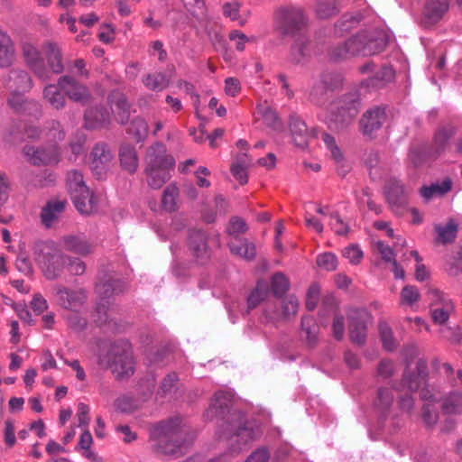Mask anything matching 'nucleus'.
Masks as SVG:
<instances>
[{"label":"nucleus","instance_id":"f257e3e1","mask_svg":"<svg viewBox=\"0 0 462 462\" xmlns=\"http://www.w3.org/2000/svg\"><path fill=\"white\" fill-rule=\"evenodd\" d=\"M387 45V37L383 31L371 29L361 31L342 44L333 47L328 53L335 62L353 56H372L381 53Z\"/></svg>","mask_w":462,"mask_h":462},{"label":"nucleus","instance_id":"f03ea898","mask_svg":"<svg viewBox=\"0 0 462 462\" xmlns=\"http://www.w3.org/2000/svg\"><path fill=\"white\" fill-rule=\"evenodd\" d=\"M183 430L177 420L162 421L150 431L152 449L158 454L179 457L183 453V443L180 441Z\"/></svg>","mask_w":462,"mask_h":462},{"label":"nucleus","instance_id":"7ed1b4c3","mask_svg":"<svg viewBox=\"0 0 462 462\" xmlns=\"http://www.w3.org/2000/svg\"><path fill=\"white\" fill-rule=\"evenodd\" d=\"M34 259L49 280L58 278L66 264L67 254L61 253L51 241H42L34 245Z\"/></svg>","mask_w":462,"mask_h":462},{"label":"nucleus","instance_id":"20e7f679","mask_svg":"<svg viewBox=\"0 0 462 462\" xmlns=\"http://www.w3.org/2000/svg\"><path fill=\"white\" fill-rule=\"evenodd\" d=\"M107 365L118 380L128 378L134 374V362L128 343H123L121 349L116 346L111 349Z\"/></svg>","mask_w":462,"mask_h":462},{"label":"nucleus","instance_id":"39448f33","mask_svg":"<svg viewBox=\"0 0 462 462\" xmlns=\"http://www.w3.org/2000/svg\"><path fill=\"white\" fill-rule=\"evenodd\" d=\"M305 24L303 12L293 6L281 7L275 14L276 29L283 35L294 36Z\"/></svg>","mask_w":462,"mask_h":462},{"label":"nucleus","instance_id":"423d86ee","mask_svg":"<svg viewBox=\"0 0 462 462\" xmlns=\"http://www.w3.org/2000/svg\"><path fill=\"white\" fill-rule=\"evenodd\" d=\"M327 99H332L330 105H335L345 111H355L358 115L362 107V97L358 88L346 91H336V88H317Z\"/></svg>","mask_w":462,"mask_h":462},{"label":"nucleus","instance_id":"0eeeda50","mask_svg":"<svg viewBox=\"0 0 462 462\" xmlns=\"http://www.w3.org/2000/svg\"><path fill=\"white\" fill-rule=\"evenodd\" d=\"M221 427L224 429L223 437L236 438V441H241L243 444L256 439L259 434L258 430H254L245 424L242 414L237 411L230 413V420L223 421Z\"/></svg>","mask_w":462,"mask_h":462},{"label":"nucleus","instance_id":"6e6552de","mask_svg":"<svg viewBox=\"0 0 462 462\" xmlns=\"http://www.w3.org/2000/svg\"><path fill=\"white\" fill-rule=\"evenodd\" d=\"M386 118V110L383 106H375L367 109L358 122L361 134L369 140L374 139Z\"/></svg>","mask_w":462,"mask_h":462},{"label":"nucleus","instance_id":"1a4fd4ad","mask_svg":"<svg viewBox=\"0 0 462 462\" xmlns=\"http://www.w3.org/2000/svg\"><path fill=\"white\" fill-rule=\"evenodd\" d=\"M21 51L26 66L42 80L50 79L49 70L45 64V59L39 48L30 41L21 43Z\"/></svg>","mask_w":462,"mask_h":462},{"label":"nucleus","instance_id":"9d476101","mask_svg":"<svg viewBox=\"0 0 462 462\" xmlns=\"http://www.w3.org/2000/svg\"><path fill=\"white\" fill-rule=\"evenodd\" d=\"M349 334L351 340L358 345L365 343L367 324L372 320L371 314L365 309L351 308L347 311Z\"/></svg>","mask_w":462,"mask_h":462},{"label":"nucleus","instance_id":"9b49d317","mask_svg":"<svg viewBox=\"0 0 462 462\" xmlns=\"http://www.w3.org/2000/svg\"><path fill=\"white\" fill-rule=\"evenodd\" d=\"M55 298L58 303L69 310L78 312L85 304L87 293L84 289H69L62 285L54 287Z\"/></svg>","mask_w":462,"mask_h":462},{"label":"nucleus","instance_id":"f8f14e48","mask_svg":"<svg viewBox=\"0 0 462 462\" xmlns=\"http://www.w3.org/2000/svg\"><path fill=\"white\" fill-rule=\"evenodd\" d=\"M144 167L149 168H171L173 169L175 160L168 153L166 145L161 142H155L150 145L145 152Z\"/></svg>","mask_w":462,"mask_h":462},{"label":"nucleus","instance_id":"ddd939ff","mask_svg":"<svg viewBox=\"0 0 462 462\" xmlns=\"http://www.w3.org/2000/svg\"><path fill=\"white\" fill-rule=\"evenodd\" d=\"M114 156L109 146L105 143H97L90 153V169L97 179L106 174Z\"/></svg>","mask_w":462,"mask_h":462},{"label":"nucleus","instance_id":"4468645a","mask_svg":"<svg viewBox=\"0 0 462 462\" xmlns=\"http://www.w3.org/2000/svg\"><path fill=\"white\" fill-rule=\"evenodd\" d=\"M358 115L355 111H345L335 105H330L325 123L328 127L337 133L347 130Z\"/></svg>","mask_w":462,"mask_h":462},{"label":"nucleus","instance_id":"2eb2a0df","mask_svg":"<svg viewBox=\"0 0 462 462\" xmlns=\"http://www.w3.org/2000/svg\"><path fill=\"white\" fill-rule=\"evenodd\" d=\"M60 246L70 253L86 256L93 252V245L83 233L68 234L60 238Z\"/></svg>","mask_w":462,"mask_h":462},{"label":"nucleus","instance_id":"dca6fc26","mask_svg":"<svg viewBox=\"0 0 462 462\" xmlns=\"http://www.w3.org/2000/svg\"><path fill=\"white\" fill-rule=\"evenodd\" d=\"M23 151L33 165H48L59 162L60 152L55 145L48 148H35L32 145H25Z\"/></svg>","mask_w":462,"mask_h":462},{"label":"nucleus","instance_id":"f3484780","mask_svg":"<svg viewBox=\"0 0 462 462\" xmlns=\"http://www.w3.org/2000/svg\"><path fill=\"white\" fill-rule=\"evenodd\" d=\"M448 0H427L423 11L424 25L437 23L448 10Z\"/></svg>","mask_w":462,"mask_h":462},{"label":"nucleus","instance_id":"a211bd4d","mask_svg":"<svg viewBox=\"0 0 462 462\" xmlns=\"http://www.w3.org/2000/svg\"><path fill=\"white\" fill-rule=\"evenodd\" d=\"M386 198L394 208L403 207L407 203V192L402 183L396 179H390L385 186Z\"/></svg>","mask_w":462,"mask_h":462},{"label":"nucleus","instance_id":"6ab92c4d","mask_svg":"<svg viewBox=\"0 0 462 462\" xmlns=\"http://www.w3.org/2000/svg\"><path fill=\"white\" fill-rule=\"evenodd\" d=\"M189 248L191 254L199 260H205L208 258V247L207 243V236L204 232L200 230H192L189 235Z\"/></svg>","mask_w":462,"mask_h":462},{"label":"nucleus","instance_id":"aec40b11","mask_svg":"<svg viewBox=\"0 0 462 462\" xmlns=\"http://www.w3.org/2000/svg\"><path fill=\"white\" fill-rule=\"evenodd\" d=\"M85 127L97 129L107 126L110 122V114L105 107H95L85 112Z\"/></svg>","mask_w":462,"mask_h":462},{"label":"nucleus","instance_id":"412c9836","mask_svg":"<svg viewBox=\"0 0 462 462\" xmlns=\"http://www.w3.org/2000/svg\"><path fill=\"white\" fill-rule=\"evenodd\" d=\"M430 293L436 298V300H440V305L435 302V307L431 310L432 319L435 323L443 325L448 321L451 312L454 310V306L450 301L443 300L440 291L438 290H431Z\"/></svg>","mask_w":462,"mask_h":462},{"label":"nucleus","instance_id":"4be33fe9","mask_svg":"<svg viewBox=\"0 0 462 462\" xmlns=\"http://www.w3.org/2000/svg\"><path fill=\"white\" fill-rule=\"evenodd\" d=\"M110 105L116 120L121 125H125L131 115V106L125 97L120 93H114L110 98Z\"/></svg>","mask_w":462,"mask_h":462},{"label":"nucleus","instance_id":"5701e85b","mask_svg":"<svg viewBox=\"0 0 462 462\" xmlns=\"http://www.w3.org/2000/svg\"><path fill=\"white\" fill-rule=\"evenodd\" d=\"M290 131L294 144L301 149H304L309 144L310 134L306 124L296 116H291L290 119Z\"/></svg>","mask_w":462,"mask_h":462},{"label":"nucleus","instance_id":"b1692460","mask_svg":"<svg viewBox=\"0 0 462 462\" xmlns=\"http://www.w3.org/2000/svg\"><path fill=\"white\" fill-rule=\"evenodd\" d=\"M67 202L66 200H50L42 208L41 213L42 222L50 227L64 212Z\"/></svg>","mask_w":462,"mask_h":462},{"label":"nucleus","instance_id":"393cba45","mask_svg":"<svg viewBox=\"0 0 462 462\" xmlns=\"http://www.w3.org/2000/svg\"><path fill=\"white\" fill-rule=\"evenodd\" d=\"M125 289L126 285L122 280L113 278L101 281L95 287L97 294L104 299L121 293Z\"/></svg>","mask_w":462,"mask_h":462},{"label":"nucleus","instance_id":"a878e982","mask_svg":"<svg viewBox=\"0 0 462 462\" xmlns=\"http://www.w3.org/2000/svg\"><path fill=\"white\" fill-rule=\"evenodd\" d=\"M231 394L227 392L219 391L215 393L207 415L211 418L223 416L229 409Z\"/></svg>","mask_w":462,"mask_h":462},{"label":"nucleus","instance_id":"bb28decb","mask_svg":"<svg viewBox=\"0 0 462 462\" xmlns=\"http://www.w3.org/2000/svg\"><path fill=\"white\" fill-rule=\"evenodd\" d=\"M119 159L123 169L129 173H134L139 165L136 150L129 144H122L119 150Z\"/></svg>","mask_w":462,"mask_h":462},{"label":"nucleus","instance_id":"cd10ccee","mask_svg":"<svg viewBox=\"0 0 462 462\" xmlns=\"http://www.w3.org/2000/svg\"><path fill=\"white\" fill-rule=\"evenodd\" d=\"M171 168L144 167L148 185L155 189L162 188L171 178Z\"/></svg>","mask_w":462,"mask_h":462},{"label":"nucleus","instance_id":"c85d7f7f","mask_svg":"<svg viewBox=\"0 0 462 462\" xmlns=\"http://www.w3.org/2000/svg\"><path fill=\"white\" fill-rule=\"evenodd\" d=\"M74 205L80 214L90 215L97 209V202L90 190L75 193L71 196Z\"/></svg>","mask_w":462,"mask_h":462},{"label":"nucleus","instance_id":"c756f323","mask_svg":"<svg viewBox=\"0 0 462 462\" xmlns=\"http://www.w3.org/2000/svg\"><path fill=\"white\" fill-rule=\"evenodd\" d=\"M15 58L14 42L5 32L0 30V67H9Z\"/></svg>","mask_w":462,"mask_h":462},{"label":"nucleus","instance_id":"7c9ffc66","mask_svg":"<svg viewBox=\"0 0 462 462\" xmlns=\"http://www.w3.org/2000/svg\"><path fill=\"white\" fill-rule=\"evenodd\" d=\"M44 51L50 69L55 74L62 72V54L58 44L54 42H47L44 44Z\"/></svg>","mask_w":462,"mask_h":462},{"label":"nucleus","instance_id":"2f4dec72","mask_svg":"<svg viewBox=\"0 0 462 462\" xmlns=\"http://www.w3.org/2000/svg\"><path fill=\"white\" fill-rule=\"evenodd\" d=\"M233 254L238 255L247 261H252L256 255L255 245L246 239H236L228 244Z\"/></svg>","mask_w":462,"mask_h":462},{"label":"nucleus","instance_id":"473e14b6","mask_svg":"<svg viewBox=\"0 0 462 462\" xmlns=\"http://www.w3.org/2000/svg\"><path fill=\"white\" fill-rule=\"evenodd\" d=\"M458 231V224L449 218L445 226L436 225L435 232L437 233V241L443 245L451 244L455 241Z\"/></svg>","mask_w":462,"mask_h":462},{"label":"nucleus","instance_id":"72a5a7b5","mask_svg":"<svg viewBox=\"0 0 462 462\" xmlns=\"http://www.w3.org/2000/svg\"><path fill=\"white\" fill-rule=\"evenodd\" d=\"M257 114L268 127L273 130H279L282 127V123L274 110L267 106L266 101L263 104L257 105Z\"/></svg>","mask_w":462,"mask_h":462},{"label":"nucleus","instance_id":"f704fd0d","mask_svg":"<svg viewBox=\"0 0 462 462\" xmlns=\"http://www.w3.org/2000/svg\"><path fill=\"white\" fill-rule=\"evenodd\" d=\"M451 186V180L446 179L441 183H432L430 186H423L420 189V194L425 200H430L435 196H441L449 191Z\"/></svg>","mask_w":462,"mask_h":462},{"label":"nucleus","instance_id":"c9c22d12","mask_svg":"<svg viewBox=\"0 0 462 462\" xmlns=\"http://www.w3.org/2000/svg\"><path fill=\"white\" fill-rule=\"evenodd\" d=\"M67 186L71 196L75 193L86 192V190H89L84 181L82 173L77 170H72L68 172Z\"/></svg>","mask_w":462,"mask_h":462},{"label":"nucleus","instance_id":"e433bc0d","mask_svg":"<svg viewBox=\"0 0 462 462\" xmlns=\"http://www.w3.org/2000/svg\"><path fill=\"white\" fill-rule=\"evenodd\" d=\"M240 8L241 3L237 0H232L223 5L222 11L225 17L237 22L240 26H244L247 22V18L240 14Z\"/></svg>","mask_w":462,"mask_h":462},{"label":"nucleus","instance_id":"4c0bfd02","mask_svg":"<svg viewBox=\"0 0 462 462\" xmlns=\"http://www.w3.org/2000/svg\"><path fill=\"white\" fill-rule=\"evenodd\" d=\"M393 400L394 395L392 388L381 387L377 391L374 407L379 412L383 413L392 406Z\"/></svg>","mask_w":462,"mask_h":462},{"label":"nucleus","instance_id":"58836bf2","mask_svg":"<svg viewBox=\"0 0 462 462\" xmlns=\"http://www.w3.org/2000/svg\"><path fill=\"white\" fill-rule=\"evenodd\" d=\"M301 331L305 334V338L309 345L313 346L316 344L319 326L312 317L306 316L301 319Z\"/></svg>","mask_w":462,"mask_h":462},{"label":"nucleus","instance_id":"ea45409f","mask_svg":"<svg viewBox=\"0 0 462 462\" xmlns=\"http://www.w3.org/2000/svg\"><path fill=\"white\" fill-rule=\"evenodd\" d=\"M67 88H44V98L54 108L63 107L66 101Z\"/></svg>","mask_w":462,"mask_h":462},{"label":"nucleus","instance_id":"a19ab883","mask_svg":"<svg viewBox=\"0 0 462 462\" xmlns=\"http://www.w3.org/2000/svg\"><path fill=\"white\" fill-rule=\"evenodd\" d=\"M442 410L447 414H457L462 411V393H452L446 396L443 403Z\"/></svg>","mask_w":462,"mask_h":462},{"label":"nucleus","instance_id":"79ce46f5","mask_svg":"<svg viewBox=\"0 0 462 462\" xmlns=\"http://www.w3.org/2000/svg\"><path fill=\"white\" fill-rule=\"evenodd\" d=\"M268 295V286L264 282H258L254 290L247 298L249 310L256 308Z\"/></svg>","mask_w":462,"mask_h":462},{"label":"nucleus","instance_id":"37998d69","mask_svg":"<svg viewBox=\"0 0 462 462\" xmlns=\"http://www.w3.org/2000/svg\"><path fill=\"white\" fill-rule=\"evenodd\" d=\"M127 131L137 142H143L148 135L149 126L144 119L136 117L131 122Z\"/></svg>","mask_w":462,"mask_h":462},{"label":"nucleus","instance_id":"c03bdc74","mask_svg":"<svg viewBox=\"0 0 462 462\" xmlns=\"http://www.w3.org/2000/svg\"><path fill=\"white\" fill-rule=\"evenodd\" d=\"M179 196V189L175 184L168 185L162 193V205L167 211L176 209V199Z\"/></svg>","mask_w":462,"mask_h":462},{"label":"nucleus","instance_id":"a18cd8bd","mask_svg":"<svg viewBox=\"0 0 462 462\" xmlns=\"http://www.w3.org/2000/svg\"><path fill=\"white\" fill-rule=\"evenodd\" d=\"M394 78V71L392 67L383 66L378 70L372 78H370V83L362 85L361 87H375L381 84H388Z\"/></svg>","mask_w":462,"mask_h":462},{"label":"nucleus","instance_id":"49530a36","mask_svg":"<svg viewBox=\"0 0 462 462\" xmlns=\"http://www.w3.org/2000/svg\"><path fill=\"white\" fill-rule=\"evenodd\" d=\"M425 382V374L418 369L417 374H409L405 372L402 380V387L406 388L408 391L415 392L419 390V388Z\"/></svg>","mask_w":462,"mask_h":462},{"label":"nucleus","instance_id":"de8ad7c7","mask_svg":"<svg viewBox=\"0 0 462 462\" xmlns=\"http://www.w3.org/2000/svg\"><path fill=\"white\" fill-rule=\"evenodd\" d=\"M271 287L276 297L282 296L290 288V281L282 273H276L272 276Z\"/></svg>","mask_w":462,"mask_h":462},{"label":"nucleus","instance_id":"09e8293b","mask_svg":"<svg viewBox=\"0 0 462 462\" xmlns=\"http://www.w3.org/2000/svg\"><path fill=\"white\" fill-rule=\"evenodd\" d=\"M379 332L383 347L388 351H393L397 347L396 340L390 326L385 321H380Z\"/></svg>","mask_w":462,"mask_h":462},{"label":"nucleus","instance_id":"8fccbe9b","mask_svg":"<svg viewBox=\"0 0 462 462\" xmlns=\"http://www.w3.org/2000/svg\"><path fill=\"white\" fill-rule=\"evenodd\" d=\"M315 11L319 18L327 19L335 15L338 9L335 0H320L317 2Z\"/></svg>","mask_w":462,"mask_h":462},{"label":"nucleus","instance_id":"3c124183","mask_svg":"<svg viewBox=\"0 0 462 462\" xmlns=\"http://www.w3.org/2000/svg\"><path fill=\"white\" fill-rule=\"evenodd\" d=\"M250 161L247 155L244 153L239 162L233 164L231 167V172L233 176L241 183L245 184L247 182V172L246 168L249 165Z\"/></svg>","mask_w":462,"mask_h":462},{"label":"nucleus","instance_id":"603ef678","mask_svg":"<svg viewBox=\"0 0 462 462\" xmlns=\"http://www.w3.org/2000/svg\"><path fill=\"white\" fill-rule=\"evenodd\" d=\"M401 305L412 307L420 299L418 289L413 285H406L401 291Z\"/></svg>","mask_w":462,"mask_h":462},{"label":"nucleus","instance_id":"864d4df0","mask_svg":"<svg viewBox=\"0 0 462 462\" xmlns=\"http://www.w3.org/2000/svg\"><path fill=\"white\" fill-rule=\"evenodd\" d=\"M456 127L447 125L440 127L435 134V144L439 151H443L448 140L456 134Z\"/></svg>","mask_w":462,"mask_h":462},{"label":"nucleus","instance_id":"5fc2aeb1","mask_svg":"<svg viewBox=\"0 0 462 462\" xmlns=\"http://www.w3.org/2000/svg\"><path fill=\"white\" fill-rule=\"evenodd\" d=\"M32 80L29 74L20 69H12L8 75V84L12 87H26L31 85Z\"/></svg>","mask_w":462,"mask_h":462},{"label":"nucleus","instance_id":"6e6d98bb","mask_svg":"<svg viewBox=\"0 0 462 462\" xmlns=\"http://www.w3.org/2000/svg\"><path fill=\"white\" fill-rule=\"evenodd\" d=\"M66 94L70 100L81 105H88L92 100L88 88H67Z\"/></svg>","mask_w":462,"mask_h":462},{"label":"nucleus","instance_id":"4d7b16f0","mask_svg":"<svg viewBox=\"0 0 462 462\" xmlns=\"http://www.w3.org/2000/svg\"><path fill=\"white\" fill-rule=\"evenodd\" d=\"M299 309V300L298 299L293 296L290 295L286 299L283 300L282 305V319H288L291 316H294L297 314Z\"/></svg>","mask_w":462,"mask_h":462},{"label":"nucleus","instance_id":"13d9d810","mask_svg":"<svg viewBox=\"0 0 462 462\" xmlns=\"http://www.w3.org/2000/svg\"><path fill=\"white\" fill-rule=\"evenodd\" d=\"M422 420L427 427H433L439 420L437 407L433 403H426L422 407Z\"/></svg>","mask_w":462,"mask_h":462},{"label":"nucleus","instance_id":"bf43d9fd","mask_svg":"<svg viewBox=\"0 0 462 462\" xmlns=\"http://www.w3.org/2000/svg\"><path fill=\"white\" fill-rule=\"evenodd\" d=\"M309 55L307 41L304 38H299L291 49V57L293 61L300 63Z\"/></svg>","mask_w":462,"mask_h":462},{"label":"nucleus","instance_id":"052dcab7","mask_svg":"<svg viewBox=\"0 0 462 462\" xmlns=\"http://www.w3.org/2000/svg\"><path fill=\"white\" fill-rule=\"evenodd\" d=\"M282 319L281 311L275 303H267L263 309L261 320L264 324L275 323Z\"/></svg>","mask_w":462,"mask_h":462},{"label":"nucleus","instance_id":"680f3d73","mask_svg":"<svg viewBox=\"0 0 462 462\" xmlns=\"http://www.w3.org/2000/svg\"><path fill=\"white\" fill-rule=\"evenodd\" d=\"M359 23V17L356 14H347L343 15L336 23L337 31L346 32L355 28Z\"/></svg>","mask_w":462,"mask_h":462},{"label":"nucleus","instance_id":"e2e57ef3","mask_svg":"<svg viewBox=\"0 0 462 462\" xmlns=\"http://www.w3.org/2000/svg\"><path fill=\"white\" fill-rule=\"evenodd\" d=\"M342 254L351 264H358L364 257V253L357 245L345 247Z\"/></svg>","mask_w":462,"mask_h":462},{"label":"nucleus","instance_id":"0e129e2a","mask_svg":"<svg viewBox=\"0 0 462 462\" xmlns=\"http://www.w3.org/2000/svg\"><path fill=\"white\" fill-rule=\"evenodd\" d=\"M317 264L326 271H334L337 266V259L332 253H324L317 256Z\"/></svg>","mask_w":462,"mask_h":462},{"label":"nucleus","instance_id":"69168bd1","mask_svg":"<svg viewBox=\"0 0 462 462\" xmlns=\"http://www.w3.org/2000/svg\"><path fill=\"white\" fill-rule=\"evenodd\" d=\"M229 40L235 42L236 50L238 51H243L245 49L246 43L253 42L254 40V37L249 38L245 33L238 30H233L229 32Z\"/></svg>","mask_w":462,"mask_h":462},{"label":"nucleus","instance_id":"338daca9","mask_svg":"<svg viewBox=\"0 0 462 462\" xmlns=\"http://www.w3.org/2000/svg\"><path fill=\"white\" fill-rule=\"evenodd\" d=\"M116 409L125 413H131L139 408L138 402L132 397L122 396L116 400Z\"/></svg>","mask_w":462,"mask_h":462},{"label":"nucleus","instance_id":"774afa93","mask_svg":"<svg viewBox=\"0 0 462 462\" xmlns=\"http://www.w3.org/2000/svg\"><path fill=\"white\" fill-rule=\"evenodd\" d=\"M323 87H339L344 84V77L341 73L327 71L321 75Z\"/></svg>","mask_w":462,"mask_h":462}]
</instances>
